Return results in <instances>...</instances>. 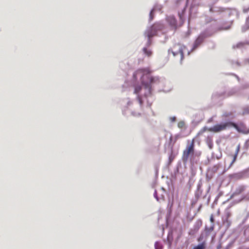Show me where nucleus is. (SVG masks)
<instances>
[{
	"instance_id": "nucleus-1",
	"label": "nucleus",
	"mask_w": 249,
	"mask_h": 249,
	"mask_svg": "<svg viewBox=\"0 0 249 249\" xmlns=\"http://www.w3.org/2000/svg\"><path fill=\"white\" fill-rule=\"evenodd\" d=\"M137 72L142 74L141 77L142 83L144 86L145 89L148 90V92L145 93V96L150 95L152 85L159 82V78L158 77H153L150 74L152 71L149 68L139 69L137 71Z\"/></svg>"
},
{
	"instance_id": "nucleus-2",
	"label": "nucleus",
	"mask_w": 249,
	"mask_h": 249,
	"mask_svg": "<svg viewBox=\"0 0 249 249\" xmlns=\"http://www.w3.org/2000/svg\"><path fill=\"white\" fill-rule=\"evenodd\" d=\"M185 47L180 44H175L168 50V54L172 53L175 57H178L181 62L184 58V50Z\"/></svg>"
},
{
	"instance_id": "nucleus-3",
	"label": "nucleus",
	"mask_w": 249,
	"mask_h": 249,
	"mask_svg": "<svg viewBox=\"0 0 249 249\" xmlns=\"http://www.w3.org/2000/svg\"><path fill=\"white\" fill-rule=\"evenodd\" d=\"M163 28V25L162 24L156 23L146 30L145 35L148 38L149 40H150V38L156 36L158 31L161 30Z\"/></svg>"
},
{
	"instance_id": "nucleus-4",
	"label": "nucleus",
	"mask_w": 249,
	"mask_h": 249,
	"mask_svg": "<svg viewBox=\"0 0 249 249\" xmlns=\"http://www.w3.org/2000/svg\"><path fill=\"white\" fill-rule=\"evenodd\" d=\"M194 148V142L192 141L190 144L187 145L186 149L184 150L182 155V159L184 161H187L190 154H193Z\"/></svg>"
},
{
	"instance_id": "nucleus-5",
	"label": "nucleus",
	"mask_w": 249,
	"mask_h": 249,
	"mask_svg": "<svg viewBox=\"0 0 249 249\" xmlns=\"http://www.w3.org/2000/svg\"><path fill=\"white\" fill-rule=\"evenodd\" d=\"M230 126L234 127L239 132L244 134L249 133V129H248L242 123L236 124L230 122Z\"/></svg>"
},
{
	"instance_id": "nucleus-6",
	"label": "nucleus",
	"mask_w": 249,
	"mask_h": 249,
	"mask_svg": "<svg viewBox=\"0 0 249 249\" xmlns=\"http://www.w3.org/2000/svg\"><path fill=\"white\" fill-rule=\"evenodd\" d=\"M227 127H230V122L217 124L209 130L214 132H219L226 129Z\"/></svg>"
},
{
	"instance_id": "nucleus-7",
	"label": "nucleus",
	"mask_w": 249,
	"mask_h": 249,
	"mask_svg": "<svg viewBox=\"0 0 249 249\" xmlns=\"http://www.w3.org/2000/svg\"><path fill=\"white\" fill-rule=\"evenodd\" d=\"M239 151V146H238L237 147L235 153L233 156L229 157L227 159V160L228 161H229V160H231V162L230 163V164L228 168H230L232 166V165L234 163V162L236 161Z\"/></svg>"
},
{
	"instance_id": "nucleus-8",
	"label": "nucleus",
	"mask_w": 249,
	"mask_h": 249,
	"mask_svg": "<svg viewBox=\"0 0 249 249\" xmlns=\"http://www.w3.org/2000/svg\"><path fill=\"white\" fill-rule=\"evenodd\" d=\"M167 19L172 26L174 27H177V20L174 16H169L167 18Z\"/></svg>"
},
{
	"instance_id": "nucleus-9",
	"label": "nucleus",
	"mask_w": 249,
	"mask_h": 249,
	"mask_svg": "<svg viewBox=\"0 0 249 249\" xmlns=\"http://www.w3.org/2000/svg\"><path fill=\"white\" fill-rule=\"evenodd\" d=\"M243 174L242 173H237L230 175L231 179L237 180L242 178Z\"/></svg>"
},
{
	"instance_id": "nucleus-10",
	"label": "nucleus",
	"mask_w": 249,
	"mask_h": 249,
	"mask_svg": "<svg viewBox=\"0 0 249 249\" xmlns=\"http://www.w3.org/2000/svg\"><path fill=\"white\" fill-rule=\"evenodd\" d=\"M245 45H246V43L245 42H239V43H237L235 45H233L232 48L233 49H234V50L236 49H242L244 47Z\"/></svg>"
},
{
	"instance_id": "nucleus-11",
	"label": "nucleus",
	"mask_w": 249,
	"mask_h": 249,
	"mask_svg": "<svg viewBox=\"0 0 249 249\" xmlns=\"http://www.w3.org/2000/svg\"><path fill=\"white\" fill-rule=\"evenodd\" d=\"M143 53L147 57H150L152 55V52L150 49H147L146 48H143L142 49Z\"/></svg>"
},
{
	"instance_id": "nucleus-12",
	"label": "nucleus",
	"mask_w": 249,
	"mask_h": 249,
	"mask_svg": "<svg viewBox=\"0 0 249 249\" xmlns=\"http://www.w3.org/2000/svg\"><path fill=\"white\" fill-rule=\"evenodd\" d=\"M249 29V17L247 18L245 24L242 27V31L243 32Z\"/></svg>"
},
{
	"instance_id": "nucleus-13",
	"label": "nucleus",
	"mask_w": 249,
	"mask_h": 249,
	"mask_svg": "<svg viewBox=\"0 0 249 249\" xmlns=\"http://www.w3.org/2000/svg\"><path fill=\"white\" fill-rule=\"evenodd\" d=\"M237 92V90L236 89H232L230 90L227 93H226V96H230L234 95Z\"/></svg>"
},
{
	"instance_id": "nucleus-14",
	"label": "nucleus",
	"mask_w": 249,
	"mask_h": 249,
	"mask_svg": "<svg viewBox=\"0 0 249 249\" xmlns=\"http://www.w3.org/2000/svg\"><path fill=\"white\" fill-rule=\"evenodd\" d=\"M178 126L179 128H185V124L184 121H180L178 124Z\"/></svg>"
},
{
	"instance_id": "nucleus-15",
	"label": "nucleus",
	"mask_w": 249,
	"mask_h": 249,
	"mask_svg": "<svg viewBox=\"0 0 249 249\" xmlns=\"http://www.w3.org/2000/svg\"><path fill=\"white\" fill-rule=\"evenodd\" d=\"M141 89H142V87L141 86H139V85L136 86L135 87L134 93L136 94H138L140 92Z\"/></svg>"
},
{
	"instance_id": "nucleus-16",
	"label": "nucleus",
	"mask_w": 249,
	"mask_h": 249,
	"mask_svg": "<svg viewBox=\"0 0 249 249\" xmlns=\"http://www.w3.org/2000/svg\"><path fill=\"white\" fill-rule=\"evenodd\" d=\"M202 42V38L200 36H199L197 39L196 40L195 42V45H200Z\"/></svg>"
},
{
	"instance_id": "nucleus-17",
	"label": "nucleus",
	"mask_w": 249,
	"mask_h": 249,
	"mask_svg": "<svg viewBox=\"0 0 249 249\" xmlns=\"http://www.w3.org/2000/svg\"><path fill=\"white\" fill-rule=\"evenodd\" d=\"M193 249H202V244L195 247Z\"/></svg>"
},
{
	"instance_id": "nucleus-18",
	"label": "nucleus",
	"mask_w": 249,
	"mask_h": 249,
	"mask_svg": "<svg viewBox=\"0 0 249 249\" xmlns=\"http://www.w3.org/2000/svg\"><path fill=\"white\" fill-rule=\"evenodd\" d=\"M156 249H160V244L159 243L156 242L155 244Z\"/></svg>"
},
{
	"instance_id": "nucleus-19",
	"label": "nucleus",
	"mask_w": 249,
	"mask_h": 249,
	"mask_svg": "<svg viewBox=\"0 0 249 249\" xmlns=\"http://www.w3.org/2000/svg\"><path fill=\"white\" fill-rule=\"evenodd\" d=\"M153 12H154V10L153 9L151 11L150 13V18L151 20H152L153 18Z\"/></svg>"
},
{
	"instance_id": "nucleus-20",
	"label": "nucleus",
	"mask_w": 249,
	"mask_h": 249,
	"mask_svg": "<svg viewBox=\"0 0 249 249\" xmlns=\"http://www.w3.org/2000/svg\"><path fill=\"white\" fill-rule=\"evenodd\" d=\"M235 65L237 67H239L240 66V64L238 61H235Z\"/></svg>"
},
{
	"instance_id": "nucleus-21",
	"label": "nucleus",
	"mask_w": 249,
	"mask_h": 249,
	"mask_svg": "<svg viewBox=\"0 0 249 249\" xmlns=\"http://www.w3.org/2000/svg\"><path fill=\"white\" fill-rule=\"evenodd\" d=\"M179 18H180V19L181 20V21L183 22V16L180 14H179Z\"/></svg>"
},
{
	"instance_id": "nucleus-22",
	"label": "nucleus",
	"mask_w": 249,
	"mask_h": 249,
	"mask_svg": "<svg viewBox=\"0 0 249 249\" xmlns=\"http://www.w3.org/2000/svg\"><path fill=\"white\" fill-rule=\"evenodd\" d=\"M249 113V109L248 108H247V109L245 110L244 112V113L245 114H247V113Z\"/></svg>"
},
{
	"instance_id": "nucleus-23",
	"label": "nucleus",
	"mask_w": 249,
	"mask_h": 249,
	"mask_svg": "<svg viewBox=\"0 0 249 249\" xmlns=\"http://www.w3.org/2000/svg\"><path fill=\"white\" fill-rule=\"evenodd\" d=\"M176 117H173V118H171V120H172V121L173 122L175 121H176Z\"/></svg>"
},
{
	"instance_id": "nucleus-24",
	"label": "nucleus",
	"mask_w": 249,
	"mask_h": 249,
	"mask_svg": "<svg viewBox=\"0 0 249 249\" xmlns=\"http://www.w3.org/2000/svg\"><path fill=\"white\" fill-rule=\"evenodd\" d=\"M249 10V8L248 9H244V12H247Z\"/></svg>"
},
{
	"instance_id": "nucleus-25",
	"label": "nucleus",
	"mask_w": 249,
	"mask_h": 249,
	"mask_svg": "<svg viewBox=\"0 0 249 249\" xmlns=\"http://www.w3.org/2000/svg\"><path fill=\"white\" fill-rule=\"evenodd\" d=\"M230 27L229 26L228 27H226V28H223V29H224V30H228L229 29H230Z\"/></svg>"
},
{
	"instance_id": "nucleus-26",
	"label": "nucleus",
	"mask_w": 249,
	"mask_h": 249,
	"mask_svg": "<svg viewBox=\"0 0 249 249\" xmlns=\"http://www.w3.org/2000/svg\"><path fill=\"white\" fill-rule=\"evenodd\" d=\"M213 230V226H211L209 228V231L210 230Z\"/></svg>"
},
{
	"instance_id": "nucleus-27",
	"label": "nucleus",
	"mask_w": 249,
	"mask_h": 249,
	"mask_svg": "<svg viewBox=\"0 0 249 249\" xmlns=\"http://www.w3.org/2000/svg\"><path fill=\"white\" fill-rule=\"evenodd\" d=\"M139 101H140V104L142 105V101L141 99H139Z\"/></svg>"
},
{
	"instance_id": "nucleus-28",
	"label": "nucleus",
	"mask_w": 249,
	"mask_h": 249,
	"mask_svg": "<svg viewBox=\"0 0 249 249\" xmlns=\"http://www.w3.org/2000/svg\"><path fill=\"white\" fill-rule=\"evenodd\" d=\"M210 11L211 12H213V8H211L210 9Z\"/></svg>"
},
{
	"instance_id": "nucleus-29",
	"label": "nucleus",
	"mask_w": 249,
	"mask_h": 249,
	"mask_svg": "<svg viewBox=\"0 0 249 249\" xmlns=\"http://www.w3.org/2000/svg\"><path fill=\"white\" fill-rule=\"evenodd\" d=\"M213 217H211V221L212 222H213Z\"/></svg>"
},
{
	"instance_id": "nucleus-30",
	"label": "nucleus",
	"mask_w": 249,
	"mask_h": 249,
	"mask_svg": "<svg viewBox=\"0 0 249 249\" xmlns=\"http://www.w3.org/2000/svg\"><path fill=\"white\" fill-rule=\"evenodd\" d=\"M200 188V186L199 185H198V190H197L198 192H199V189Z\"/></svg>"
},
{
	"instance_id": "nucleus-31",
	"label": "nucleus",
	"mask_w": 249,
	"mask_h": 249,
	"mask_svg": "<svg viewBox=\"0 0 249 249\" xmlns=\"http://www.w3.org/2000/svg\"><path fill=\"white\" fill-rule=\"evenodd\" d=\"M209 146L210 148H212V144H209Z\"/></svg>"
},
{
	"instance_id": "nucleus-32",
	"label": "nucleus",
	"mask_w": 249,
	"mask_h": 249,
	"mask_svg": "<svg viewBox=\"0 0 249 249\" xmlns=\"http://www.w3.org/2000/svg\"><path fill=\"white\" fill-rule=\"evenodd\" d=\"M206 127L203 128V131H205V130H206Z\"/></svg>"
},
{
	"instance_id": "nucleus-33",
	"label": "nucleus",
	"mask_w": 249,
	"mask_h": 249,
	"mask_svg": "<svg viewBox=\"0 0 249 249\" xmlns=\"http://www.w3.org/2000/svg\"><path fill=\"white\" fill-rule=\"evenodd\" d=\"M207 229H208V228L207 226H206V230H207Z\"/></svg>"
},
{
	"instance_id": "nucleus-34",
	"label": "nucleus",
	"mask_w": 249,
	"mask_h": 249,
	"mask_svg": "<svg viewBox=\"0 0 249 249\" xmlns=\"http://www.w3.org/2000/svg\"><path fill=\"white\" fill-rule=\"evenodd\" d=\"M203 249L204 248V244H203Z\"/></svg>"
}]
</instances>
